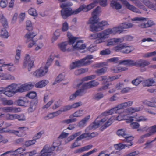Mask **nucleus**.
Returning a JSON list of instances; mask_svg holds the SVG:
<instances>
[{
    "label": "nucleus",
    "mask_w": 156,
    "mask_h": 156,
    "mask_svg": "<svg viewBox=\"0 0 156 156\" xmlns=\"http://www.w3.org/2000/svg\"><path fill=\"white\" fill-rule=\"evenodd\" d=\"M98 82H96L95 80L91 81L88 82L83 84V87L85 88L89 89L98 85Z\"/></svg>",
    "instance_id": "obj_16"
},
{
    "label": "nucleus",
    "mask_w": 156,
    "mask_h": 156,
    "mask_svg": "<svg viewBox=\"0 0 156 156\" xmlns=\"http://www.w3.org/2000/svg\"><path fill=\"white\" fill-rule=\"evenodd\" d=\"M28 12L29 14L34 17L37 16V13L36 12V9L32 8H30L28 11Z\"/></svg>",
    "instance_id": "obj_44"
},
{
    "label": "nucleus",
    "mask_w": 156,
    "mask_h": 156,
    "mask_svg": "<svg viewBox=\"0 0 156 156\" xmlns=\"http://www.w3.org/2000/svg\"><path fill=\"white\" fill-rule=\"evenodd\" d=\"M126 7L129 10L136 13H141L140 11L135 6L130 5L126 0H121Z\"/></svg>",
    "instance_id": "obj_6"
},
{
    "label": "nucleus",
    "mask_w": 156,
    "mask_h": 156,
    "mask_svg": "<svg viewBox=\"0 0 156 156\" xmlns=\"http://www.w3.org/2000/svg\"><path fill=\"white\" fill-rule=\"evenodd\" d=\"M123 103H122L118 105L116 107H115L116 109L115 113H121L122 112H119V110L122 109L126 107L124 105H123Z\"/></svg>",
    "instance_id": "obj_50"
},
{
    "label": "nucleus",
    "mask_w": 156,
    "mask_h": 156,
    "mask_svg": "<svg viewBox=\"0 0 156 156\" xmlns=\"http://www.w3.org/2000/svg\"><path fill=\"white\" fill-rule=\"evenodd\" d=\"M131 127L133 129H136L139 128L140 126L139 124L136 122H132L130 124Z\"/></svg>",
    "instance_id": "obj_63"
},
{
    "label": "nucleus",
    "mask_w": 156,
    "mask_h": 156,
    "mask_svg": "<svg viewBox=\"0 0 156 156\" xmlns=\"http://www.w3.org/2000/svg\"><path fill=\"white\" fill-rule=\"evenodd\" d=\"M120 38H113L109 40L108 43L107 45L108 46L113 45L115 44L116 43L121 42L122 41Z\"/></svg>",
    "instance_id": "obj_24"
},
{
    "label": "nucleus",
    "mask_w": 156,
    "mask_h": 156,
    "mask_svg": "<svg viewBox=\"0 0 156 156\" xmlns=\"http://www.w3.org/2000/svg\"><path fill=\"white\" fill-rule=\"evenodd\" d=\"M36 96V93L34 91L30 92L25 95L26 98L28 97L29 98L32 99H35L34 98Z\"/></svg>",
    "instance_id": "obj_49"
},
{
    "label": "nucleus",
    "mask_w": 156,
    "mask_h": 156,
    "mask_svg": "<svg viewBox=\"0 0 156 156\" xmlns=\"http://www.w3.org/2000/svg\"><path fill=\"white\" fill-rule=\"evenodd\" d=\"M48 83V80H43L37 83L35 85L36 87L41 88L45 87Z\"/></svg>",
    "instance_id": "obj_20"
},
{
    "label": "nucleus",
    "mask_w": 156,
    "mask_h": 156,
    "mask_svg": "<svg viewBox=\"0 0 156 156\" xmlns=\"http://www.w3.org/2000/svg\"><path fill=\"white\" fill-rule=\"evenodd\" d=\"M57 146H55L53 145V147H50L47 148H45V151H46L47 152H48V153L51 154H53V156H54L55 154L53 152L55 149V148L57 147Z\"/></svg>",
    "instance_id": "obj_45"
},
{
    "label": "nucleus",
    "mask_w": 156,
    "mask_h": 156,
    "mask_svg": "<svg viewBox=\"0 0 156 156\" xmlns=\"http://www.w3.org/2000/svg\"><path fill=\"white\" fill-rule=\"evenodd\" d=\"M119 62L120 64H123L130 66H135V62L130 59L119 61Z\"/></svg>",
    "instance_id": "obj_15"
},
{
    "label": "nucleus",
    "mask_w": 156,
    "mask_h": 156,
    "mask_svg": "<svg viewBox=\"0 0 156 156\" xmlns=\"http://www.w3.org/2000/svg\"><path fill=\"white\" fill-rule=\"evenodd\" d=\"M101 9L100 7H97L92 12V17L91 18L88 22L90 25V30L94 32L101 31L104 29V27L108 25L107 21H102L98 22V18L97 15L99 10Z\"/></svg>",
    "instance_id": "obj_1"
},
{
    "label": "nucleus",
    "mask_w": 156,
    "mask_h": 156,
    "mask_svg": "<svg viewBox=\"0 0 156 156\" xmlns=\"http://www.w3.org/2000/svg\"><path fill=\"white\" fill-rule=\"evenodd\" d=\"M33 85L32 84L20 85L12 84L9 86V90L5 93L6 96L11 97L17 92H22L28 91L32 88Z\"/></svg>",
    "instance_id": "obj_2"
},
{
    "label": "nucleus",
    "mask_w": 156,
    "mask_h": 156,
    "mask_svg": "<svg viewBox=\"0 0 156 156\" xmlns=\"http://www.w3.org/2000/svg\"><path fill=\"white\" fill-rule=\"evenodd\" d=\"M64 78V76L62 74H60L56 78L54 84L57 83L62 81Z\"/></svg>",
    "instance_id": "obj_52"
},
{
    "label": "nucleus",
    "mask_w": 156,
    "mask_h": 156,
    "mask_svg": "<svg viewBox=\"0 0 156 156\" xmlns=\"http://www.w3.org/2000/svg\"><path fill=\"white\" fill-rule=\"evenodd\" d=\"M100 125V122H93L92 124H90L89 126L87 128V129L89 130H94L99 127V126Z\"/></svg>",
    "instance_id": "obj_30"
},
{
    "label": "nucleus",
    "mask_w": 156,
    "mask_h": 156,
    "mask_svg": "<svg viewBox=\"0 0 156 156\" xmlns=\"http://www.w3.org/2000/svg\"><path fill=\"white\" fill-rule=\"evenodd\" d=\"M20 53L21 50H17L15 57L16 60H15V62L16 63H17L18 62L20 58Z\"/></svg>",
    "instance_id": "obj_55"
},
{
    "label": "nucleus",
    "mask_w": 156,
    "mask_h": 156,
    "mask_svg": "<svg viewBox=\"0 0 156 156\" xmlns=\"http://www.w3.org/2000/svg\"><path fill=\"white\" fill-rule=\"evenodd\" d=\"M155 55H156V51L152 52L146 53L144 54V57H148Z\"/></svg>",
    "instance_id": "obj_64"
},
{
    "label": "nucleus",
    "mask_w": 156,
    "mask_h": 156,
    "mask_svg": "<svg viewBox=\"0 0 156 156\" xmlns=\"http://www.w3.org/2000/svg\"><path fill=\"white\" fill-rule=\"evenodd\" d=\"M35 142L36 141L35 139H33V140H29L25 142V145L27 147H28L33 144H34Z\"/></svg>",
    "instance_id": "obj_58"
},
{
    "label": "nucleus",
    "mask_w": 156,
    "mask_h": 156,
    "mask_svg": "<svg viewBox=\"0 0 156 156\" xmlns=\"http://www.w3.org/2000/svg\"><path fill=\"white\" fill-rule=\"evenodd\" d=\"M69 28V26L66 22H65L63 24L62 27V31H67Z\"/></svg>",
    "instance_id": "obj_61"
},
{
    "label": "nucleus",
    "mask_w": 156,
    "mask_h": 156,
    "mask_svg": "<svg viewBox=\"0 0 156 156\" xmlns=\"http://www.w3.org/2000/svg\"><path fill=\"white\" fill-rule=\"evenodd\" d=\"M155 25V23L152 20L148 21L147 23H143L141 24V26L143 28H147Z\"/></svg>",
    "instance_id": "obj_32"
},
{
    "label": "nucleus",
    "mask_w": 156,
    "mask_h": 156,
    "mask_svg": "<svg viewBox=\"0 0 156 156\" xmlns=\"http://www.w3.org/2000/svg\"><path fill=\"white\" fill-rule=\"evenodd\" d=\"M131 144H122L119 143L115 145V147L116 149L118 150H120L125 148V147H129L133 145V143H131Z\"/></svg>",
    "instance_id": "obj_22"
},
{
    "label": "nucleus",
    "mask_w": 156,
    "mask_h": 156,
    "mask_svg": "<svg viewBox=\"0 0 156 156\" xmlns=\"http://www.w3.org/2000/svg\"><path fill=\"white\" fill-rule=\"evenodd\" d=\"M38 103V100L37 98L32 99L30 102L28 111L29 112H33L35 109Z\"/></svg>",
    "instance_id": "obj_8"
},
{
    "label": "nucleus",
    "mask_w": 156,
    "mask_h": 156,
    "mask_svg": "<svg viewBox=\"0 0 156 156\" xmlns=\"http://www.w3.org/2000/svg\"><path fill=\"white\" fill-rule=\"evenodd\" d=\"M36 34L34 32L30 33L29 34L27 33L25 35L24 37L27 39V40L26 41V43H27L28 42V40L29 41L33 40V38L36 36Z\"/></svg>",
    "instance_id": "obj_29"
},
{
    "label": "nucleus",
    "mask_w": 156,
    "mask_h": 156,
    "mask_svg": "<svg viewBox=\"0 0 156 156\" xmlns=\"http://www.w3.org/2000/svg\"><path fill=\"white\" fill-rule=\"evenodd\" d=\"M41 155L40 156H53V154L48 153L45 151V148H44L41 151Z\"/></svg>",
    "instance_id": "obj_57"
},
{
    "label": "nucleus",
    "mask_w": 156,
    "mask_h": 156,
    "mask_svg": "<svg viewBox=\"0 0 156 156\" xmlns=\"http://www.w3.org/2000/svg\"><path fill=\"white\" fill-rule=\"evenodd\" d=\"M117 135L119 136L120 137H124L126 136L127 134L126 132L125 129H118L116 132Z\"/></svg>",
    "instance_id": "obj_21"
},
{
    "label": "nucleus",
    "mask_w": 156,
    "mask_h": 156,
    "mask_svg": "<svg viewBox=\"0 0 156 156\" xmlns=\"http://www.w3.org/2000/svg\"><path fill=\"white\" fill-rule=\"evenodd\" d=\"M125 47L122 50V53L124 54H128L131 52L133 49H132V47L130 46H128L125 43Z\"/></svg>",
    "instance_id": "obj_27"
},
{
    "label": "nucleus",
    "mask_w": 156,
    "mask_h": 156,
    "mask_svg": "<svg viewBox=\"0 0 156 156\" xmlns=\"http://www.w3.org/2000/svg\"><path fill=\"white\" fill-rule=\"evenodd\" d=\"M46 69L41 67L38 70L35 71L33 74V75L36 77H39L44 76L47 72H46Z\"/></svg>",
    "instance_id": "obj_12"
},
{
    "label": "nucleus",
    "mask_w": 156,
    "mask_h": 156,
    "mask_svg": "<svg viewBox=\"0 0 156 156\" xmlns=\"http://www.w3.org/2000/svg\"><path fill=\"white\" fill-rule=\"evenodd\" d=\"M34 59L32 57H30L29 54H26L24 60V62L23 68H25L28 65V69L29 71L31 70V69L34 65Z\"/></svg>",
    "instance_id": "obj_4"
},
{
    "label": "nucleus",
    "mask_w": 156,
    "mask_h": 156,
    "mask_svg": "<svg viewBox=\"0 0 156 156\" xmlns=\"http://www.w3.org/2000/svg\"><path fill=\"white\" fill-rule=\"evenodd\" d=\"M107 69L106 67H103L101 69H98L95 72L98 76L104 74L107 71Z\"/></svg>",
    "instance_id": "obj_36"
},
{
    "label": "nucleus",
    "mask_w": 156,
    "mask_h": 156,
    "mask_svg": "<svg viewBox=\"0 0 156 156\" xmlns=\"http://www.w3.org/2000/svg\"><path fill=\"white\" fill-rule=\"evenodd\" d=\"M116 109L115 108L110 109L108 111H106L102 113V114L104 116L108 115H112L114 113H115Z\"/></svg>",
    "instance_id": "obj_43"
},
{
    "label": "nucleus",
    "mask_w": 156,
    "mask_h": 156,
    "mask_svg": "<svg viewBox=\"0 0 156 156\" xmlns=\"http://www.w3.org/2000/svg\"><path fill=\"white\" fill-rule=\"evenodd\" d=\"M143 78L141 77H138L132 81V83L135 85L137 86L143 81Z\"/></svg>",
    "instance_id": "obj_34"
},
{
    "label": "nucleus",
    "mask_w": 156,
    "mask_h": 156,
    "mask_svg": "<svg viewBox=\"0 0 156 156\" xmlns=\"http://www.w3.org/2000/svg\"><path fill=\"white\" fill-rule=\"evenodd\" d=\"M92 62L84 58L80 60L72 62L70 65V69L72 70L76 68L86 66L90 65Z\"/></svg>",
    "instance_id": "obj_3"
},
{
    "label": "nucleus",
    "mask_w": 156,
    "mask_h": 156,
    "mask_svg": "<svg viewBox=\"0 0 156 156\" xmlns=\"http://www.w3.org/2000/svg\"><path fill=\"white\" fill-rule=\"evenodd\" d=\"M89 38L91 39H96L95 42L96 44H99L103 42L102 41L100 33L91 34L89 36Z\"/></svg>",
    "instance_id": "obj_10"
},
{
    "label": "nucleus",
    "mask_w": 156,
    "mask_h": 156,
    "mask_svg": "<svg viewBox=\"0 0 156 156\" xmlns=\"http://www.w3.org/2000/svg\"><path fill=\"white\" fill-rule=\"evenodd\" d=\"M62 112H65L71 109L70 105L63 106L60 108Z\"/></svg>",
    "instance_id": "obj_60"
},
{
    "label": "nucleus",
    "mask_w": 156,
    "mask_h": 156,
    "mask_svg": "<svg viewBox=\"0 0 156 156\" xmlns=\"http://www.w3.org/2000/svg\"><path fill=\"white\" fill-rule=\"evenodd\" d=\"M113 34H115L117 33H121L123 31V30L120 24L118 27L113 28Z\"/></svg>",
    "instance_id": "obj_39"
},
{
    "label": "nucleus",
    "mask_w": 156,
    "mask_h": 156,
    "mask_svg": "<svg viewBox=\"0 0 156 156\" xmlns=\"http://www.w3.org/2000/svg\"><path fill=\"white\" fill-rule=\"evenodd\" d=\"M150 64V62L147 60L142 59H139L135 62V66L139 67H144Z\"/></svg>",
    "instance_id": "obj_11"
},
{
    "label": "nucleus",
    "mask_w": 156,
    "mask_h": 156,
    "mask_svg": "<svg viewBox=\"0 0 156 156\" xmlns=\"http://www.w3.org/2000/svg\"><path fill=\"white\" fill-rule=\"evenodd\" d=\"M0 35L1 37L5 38H7L9 36L8 33L5 28L2 29Z\"/></svg>",
    "instance_id": "obj_35"
},
{
    "label": "nucleus",
    "mask_w": 156,
    "mask_h": 156,
    "mask_svg": "<svg viewBox=\"0 0 156 156\" xmlns=\"http://www.w3.org/2000/svg\"><path fill=\"white\" fill-rule=\"evenodd\" d=\"M104 97L103 94L101 92H99L95 94L93 96V98L94 99L99 100L102 98Z\"/></svg>",
    "instance_id": "obj_42"
},
{
    "label": "nucleus",
    "mask_w": 156,
    "mask_h": 156,
    "mask_svg": "<svg viewBox=\"0 0 156 156\" xmlns=\"http://www.w3.org/2000/svg\"><path fill=\"white\" fill-rule=\"evenodd\" d=\"M19 132V136H23L26 134V132H25L26 129L28 130V128L26 127H20L18 128Z\"/></svg>",
    "instance_id": "obj_33"
},
{
    "label": "nucleus",
    "mask_w": 156,
    "mask_h": 156,
    "mask_svg": "<svg viewBox=\"0 0 156 156\" xmlns=\"http://www.w3.org/2000/svg\"><path fill=\"white\" fill-rule=\"evenodd\" d=\"M83 112L82 110H78L76 112H75L72 115H70L69 118H72V117H80L81 116V114H82V112Z\"/></svg>",
    "instance_id": "obj_48"
},
{
    "label": "nucleus",
    "mask_w": 156,
    "mask_h": 156,
    "mask_svg": "<svg viewBox=\"0 0 156 156\" xmlns=\"http://www.w3.org/2000/svg\"><path fill=\"white\" fill-rule=\"evenodd\" d=\"M77 38L71 36L69 37V45L73 44L74 43L77 41Z\"/></svg>",
    "instance_id": "obj_51"
},
{
    "label": "nucleus",
    "mask_w": 156,
    "mask_h": 156,
    "mask_svg": "<svg viewBox=\"0 0 156 156\" xmlns=\"http://www.w3.org/2000/svg\"><path fill=\"white\" fill-rule=\"evenodd\" d=\"M95 78L96 76L95 75H91L83 78L82 79V80L83 81H87L90 80L94 79Z\"/></svg>",
    "instance_id": "obj_56"
},
{
    "label": "nucleus",
    "mask_w": 156,
    "mask_h": 156,
    "mask_svg": "<svg viewBox=\"0 0 156 156\" xmlns=\"http://www.w3.org/2000/svg\"><path fill=\"white\" fill-rule=\"evenodd\" d=\"M113 34V28H108L104 30L102 32H100L101 39L103 42H104V39L108 37V36L109 34Z\"/></svg>",
    "instance_id": "obj_7"
},
{
    "label": "nucleus",
    "mask_w": 156,
    "mask_h": 156,
    "mask_svg": "<svg viewBox=\"0 0 156 156\" xmlns=\"http://www.w3.org/2000/svg\"><path fill=\"white\" fill-rule=\"evenodd\" d=\"M111 6L117 10H119L122 8V6L121 4L117 1L112 0L111 1L110 3Z\"/></svg>",
    "instance_id": "obj_18"
},
{
    "label": "nucleus",
    "mask_w": 156,
    "mask_h": 156,
    "mask_svg": "<svg viewBox=\"0 0 156 156\" xmlns=\"http://www.w3.org/2000/svg\"><path fill=\"white\" fill-rule=\"evenodd\" d=\"M98 1H94V2L87 5V6L88 9L89 10H90L96 5Z\"/></svg>",
    "instance_id": "obj_59"
},
{
    "label": "nucleus",
    "mask_w": 156,
    "mask_h": 156,
    "mask_svg": "<svg viewBox=\"0 0 156 156\" xmlns=\"http://www.w3.org/2000/svg\"><path fill=\"white\" fill-rule=\"evenodd\" d=\"M83 40L77 41L76 44L74 45H72L73 49L77 50L85 49L86 47V45L85 44H83Z\"/></svg>",
    "instance_id": "obj_9"
},
{
    "label": "nucleus",
    "mask_w": 156,
    "mask_h": 156,
    "mask_svg": "<svg viewBox=\"0 0 156 156\" xmlns=\"http://www.w3.org/2000/svg\"><path fill=\"white\" fill-rule=\"evenodd\" d=\"M77 121V119L76 118H70L69 119H68L62 120V121H61V122L62 123H65L67 124H68L70 123H73L74 122H76Z\"/></svg>",
    "instance_id": "obj_38"
},
{
    "label": "nucleus",
    "mask_w": 156,
    "mask_h": 156,
    "mask_svg": "<svg viewBox=\"0 0 156 156\" xmlns=\"http://www.w3.org/2000/svg\"><path fill=\"white\" fill-rule=\"evenodd\" d=\"M68 44L67 42H64L58 44L60 50L63 52H65L66 50V46Z\"/></svg>",
    "instance_id": "obj_28"
},
{
    "label": "nucleus",
    "mask_w": 156,
    "mask_h": 156,
    "mask_svg": "<svg viewBox=\"0 0 156 156\" xmlns=\"http://www.w3.org/2000/svg\"><path fill=\"white\" fill-rule=\"evenodd\" d=\"M76 14L82 11L84 12H87L89 10L87 6L85 5H81L78 8L75 10Z\"/></svg>",
    "instance_id": "obj_26"
},
{
    "label": "nucleus",
    "mask_w": 156,
    "mask_h": 156,
    "mask_svg": "<svg viewBox=\"0 0 156 156\" xmlns=\"http://www.w3.org/2000/svg\"><path fill=\"white\" fill-rule=\"evenodd\" d=\"M90 118V115L86 116L78 123L77 126L83 128L86 126L87 123Z\"/></svg>",
    "instance_id": "obj_17"
},
{
    "label": "nucleus",
    "mask_w": 156,
    "mask_h": 156,
    "mask_svg": "<svg viewBox=\"0 0 156 156\" xmlns=\"http://www.w3.org/2000/svg\"><path fill=\"white\" fill-rule=\"evenodd\" d=\"M125 47V43H122L117 45L114 48V50L116 52H122V50Z\"/></svg>",
    "instance_id": "obj_31"
},
{
    "label": "nucleus",
    "mask_w": 156,
    "mask_h": 156,
    "mask_svg": "<svg viewBox=\"0 0 156 156\" xmlns=\"http://www.w3.org/2000/svg\"><path fill=\"white\" fill-rule=\"evenodd\" d=\"M87 89V88H85L83 87V85L81 89L78 90L76 91V93H77L78 96H82L84 94L86 93L87 91L85 89Z\"/></svg>",
    "instance_id": "obj_37"
},
{
    "label": "nucleus",
    "mask_w": 156,
    "mask_h": 156,
    "mask_svg": "<svg viewBox=\"0 0 156 156\" xmlns=\"http://www.w3.org/2000/svg\"><path fill=\"white\" fill-rule=\"evenodd\" d=\"M121 25L123 30H124V29L131 28L133 26V24L131 23H124L121 24Z\"/></svg>",
    "instance_id": "obj_47"
},
{
    "label": "nucleus",
    "mask_w": 156,
    "mask_h": 156,
    "mask_svg": "<svg viewBox=\"0 0 156 156\" xmlns=\"http://www.w3.org/2000/svg\"><path fill=\"white\" fill-rule=\"evenodd\" d=\"M2 110L5 112H17L20 111V108L13 107H4L2 108Z\"/></svg>",
    "instance_id": "obj_14"
},
{
    "label": "nucleus",
    "mask_w": 156,
    "mask_h": 156,
    "mask_svg": "<svg viewBox=\"0 0 156 156\" xmlns=\"http://www.w3.org/2000/svg\"><path fill=\"white\" fill-rule=\"evenodd\" d=\"M61 14L62 17L64 19H66L73 14H76V10H73L71 7L67 8H61Z\"/></svg>",
    "instance_id": "obj_5"
},
{
    "label": "nucleus",
    "mask_w": 156,
    "mask_h": 156,
    "mask_svg": "<svg viewBox=\"0 0 156 156\" xmlns=\"http://www.w3.org/2000/svg\"><path fill=\"white\" fill-rule=\"evenodd\" d=\"M16 102L18 105L26 107L29 102V100L25 96V97L20 98L18 99Z\"/></svg>",
    "instance_id": "obj_13"
},
{
    "label": "nucleus",
    "mask_w": 156,
    "mask_h": 156,
    "mask_svg": "<svg viewBox=\"0 0 156 156\" xmlns=\"http://www.w3.org/2000/svg\"><path fill=\"white\" fill-rule=\"evenodd\" d=\"M0 20L4 28H7L9 27L7 20L3 14L0 16Z\"/></svg>",
    "instance_id": "obj_19"
},
{
    "label": "nucleus",
    "mask_w": 156,
    "mask_h": 156,
    "mask_svg": "<svg viewBox=\"0 0 156 156\" xmlns=\"http://www.w3.org/2000/svg\"><path fill=\"white\" fill-rule=\"evenodd\" d=\"M111 53V51L109 49L103 50L100 51V54L102 55H109Z\"/></svg>",
    "instance_id": "obj_62"
},
{
    "label": "nucleus",
    "mask_w": 156,
    "mask_h": 156,
    "mask_svg": "<svg viewBox=\"0 0 156 156\" xmlns=\"http://www.w3.org/2000/svg\"><path fill=\"white\" fill-rule=\"evenodd\" d=\"M88 71L87 69L81 68L76 70L74 72L75 75H78L84 73Z\"/></svg>",
    "instance_id": "obj_46"
},
{
    "label": "nucleus",
    "mask_w": 156,
    "mask_h": 156,
    "mask_svg": "<svg viewBox=\"0 0 156 156\" xmlns=\"http://www.w3.org/2000/svg\"><path fill=\"white\" fill-rule=\"evenodd\" d=\"M2 104L4 105H13V101L11 100H7L4 98H2Z\"/></svg>",
    "instance_id": "obj_40"
},
{
    "label": "nucleus",
    "mask_w": 156,
    "mask_h": 156,
    "mask_svg": "<svg viewBox=\"0 0 156 156\" xmlns=\"http://www.w3.org/2000/svg\"><path fill=\"white\" fill-rule=\"evenodd\" d=\"M124 138V139H121L122 141L129 143V144H131V143H133H133L132 142L134 138L133 136H130L127 134L126 136H125Z\"/></svg>",
    "instance_id": "obj_25"
},
{
    "label": "nucleus",
    "mask_w": 156,
    "mask_h": 156,
    "mask_svg": "<svg viewBox=\"0 0 156 156\" xmlns=\"http://www.w3.org/2000/svg\"><path fill=\"white\" fill-rule=\"evenodd\" d=\"M13 66V64L11 63L5 64H4V61L3 60H0V71H2V67L5 66Z\"/></svg>",
    "instance_id": "obj_53"
},
{
    "label": "nucleus",
    "mask_w": 156,
    "mask_h": 156,
    "mask_svg": "<svg viewBox=\"0 0 156 156\" xmlns=\"http://www.w3.org/2000/svg\"><path fill=\"white\" fill-rule=\"evenodd\" d=\"M44 130H42L35 134L34 136V139H35L36 140L37 139L40 138L41 136L42 135L44 134Z\"/></svg>",
    "instance_id": "obj_54"
},
{
    "label": "nucleus",
    "mask_w": 156,
    "mask_h": 156,
    "mask_svg": "<svg viewBox=\"0 0 156 156\" xmlns=\"http://www.w3.org/2000/svg\"><path fill=\"white\" fill-rule=\"evenodd\" d=\"M54 58L52 56V54H51L49 57L48 58L44 68L46 69V72H48V68L51 65V62L53 61Z\"/></svg>",
    "instance_id": "obj_23"
},
{
    "label": "nucleus",
    "mask_w": 156,
    "mask_h": 156,
    "mask_svg": "<svg viewBox=\"0 0 156 156\" xmlns=\"http://www.w3.org/2000/svg\"><path fill=\"white\" fill-rule=\"evenodd\" d=\"M112 123V121L111 119H109L104 125L102 126L100 128V129L101 131H103L104 129L108 127Z\"/></svg>",
    "instance_id": "obj_41"
}]
</instances>
